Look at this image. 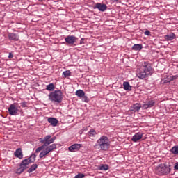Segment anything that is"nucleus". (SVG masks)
Returning a JSON list of instances; mask_svg holds the SVG:
<instances>
[{"label":"nucleus","mask_w":178,"mask_h":178,"mask_svg":"<svg viewBox=\"0 0 178 178\" xmlns=\"http://www.w3.org/2000/svg\"><path fill=\"white\" fill-rule=\"evenodd\" d=\"M56 140V136H54L51 138L50 135L46 136L44 138L40 139L41 144H43L44 147H48V145L52 144Z\"/></svg>","instance_id":"obj_4"},{"label":"nucleus","mask_w":178,"mask_h":178,"mask_svg":"<svg viewBox=\"0 0 178 178\" xmlns=\"http://www.w3.org/2000/svg\"><path fill=\"white\" fill-rule=\"evenodd\" d=\"M108 6L106 4L97 3L94 6V9H98L100 12H105Z\"/></svg>","instance_id":"obj_10"},{"label":"nucleus","mask_w":178,"mask_h":178,"mask_svg":"<svg viewBox=\"0 0 178 178\" xmlns=\"http://www.w3.org/2000/svg\"><path fill=\"white\" fill-rule=\"evenodd\" d=\"M84 174L79 173L74 177V178H84Z\"/></svg>","instance_id":"obj_32"},{"label":"nucleus","mask_w":178,"mask_h":178,"mask_svg":"<svg viewBox=\"0 0 178 178\" xmlns=\"http://www.w3.org/2000/svg\"><path fill=\"white\" fill-rule=\"evenodd\" d=\"M8 37L9 40H11L12 41H19V35L15 33H10L8 35Z\"/></svg>","instance_id":"obj_12"},{"label":"nucleus","mask_w":178,"mask_h":178,"mask_svg":"<svg viewBox=\"0 0 178 178\" xmlns=\"http://www.w3.org/2000/svg\"><path fill=\"white\" fill-rule=\"evenodd\" d=\"M132 108H133V111H134L135 112H137V111H140V109H141V104L136 103L133 105Z\"/></svg>","instance_id":"obj_25"},{"label":"nucleus","mask_w":178,"mask_h":178,"mask_svg":"<svg viewBox=\"0 0 178 178\" xmlns=\"http://www.w3.org/2000/svg\"><path fill=\"white\" fill-rule=\"evenodd\" d=\"M14 155L16 158H19V159H23V153L21 148L17 149L14 152Z\"/></svg>","instance_id":"obj_14"},{"label":"nucleus","mask_w":178,"mask_h":178,"mask_svg":"<svg viewBox=\"0 0 178 178\" xmlns=\"http://www.w3.org/2000/svg\"><path fill=\"white\" fill-rule=\"evenodd\" d=\"M178 79V75H175L172 76H168L167 79H165L163 83H170V81H173V80H176Z\"/></svg>","instance_id":"obj_19"},{"label":"nucleus","mask_w":178,"mask_h":178,"mask_svg":"<svg viewBox=\"0 0 178 178\" xmlns=\"http://www.w3.org/2000/svg\"><path fill=\"white\" fill-rule=\"evenodd\" d=\"M46 149H47V151L49 152H52V151H54V149H56V144L54 143V144H51L49 146H47L46 147Z\"/></svg>","instance_id":"obj_20"},{"label":"nucleus","mask_w":178,"mask_h":178,"mask_svg":"<svg viewBox=\"0 0 178 178\" xmlns=\"http://www.w3.org/2000/svg\"><path fill=\"white\" fill-rule=\"evenodd\" d=\"M141 138H143V134H141L140 132H138V133H136L133 136L131 140L133 141V143H137V142L140 141V140H141Z\"/></svg>","instance_id":"obj_11"},{"label":"nucleus","mask_w":178,"mask_h":178,"mask_svg":"<svg viewBox=\"0 0 178 178\" xmlns=\"http://www.w3.org/2000/svg\"><path fill=\"white\" fill-rule=\"evenodd\" d=\"M114 2H118L119 0H113Z\"/></svg>","instance_id":"obj_39"},{"label":"nucleus","mask_w":178,"mask_h":178,"mask_svg":"<svg viewBox=\"0 0 178 178\" xmlns=\"http://www.w3.org/2000/svg\"><path fill=\"white\" fill-rule=\"evenodd\" d=\"M24 170H26V168H24L20 165L19 168L15 170V173H17V175H22V173H23Z\"/></svg>","instance_id":"obj_24"},{"label":"nucleus","mask_w":178,"mask_h":178,"mask_svg":"<svg viewBox=\"0 0 178 178\" xmlns=\"http://www.w3.org/2000/svg\"><path fill=\"white\" fill-rule=\"evenodd\" d=\"M35 154H32L29 158L23 160L20 165L26 169L30 163H33L35 161Z\"/></svg>","instance_id":"obj_5"},{"label":"nucleus","mask_w":178,"mask_h":178,"mask_svg":"<svg viewBox=\"0 0 178 178\" xmlns=\"http://www.w3.org/2000/svg\"><path fill=\"white\" fill-rule=\"evenodd\" d=\"M21 106H22V108H27V104H26V103H22Z\"/></svg>","instance_id":"obj_35"},{"label":"nucleus","mask_w":178,"mask_h":178,"mask_svg":"<svg viewBox=\"0 0 178 178\" xmlns=\"http://www.w3.org/2000/svg\"><path fill=\"white\" fill-rule=\"evenodd\" d=\"M158 171L160 175H169V173H170V168L166 166L165 164H160L158 168Z\"/></svg>","instance_id":"obj_6"},{"label":"nucleus","mask_w":178,"mask_h":178,"mask_svg":"<svg viewBox=\"0 0 178 178\" xmlns=\"http://www.w3.org/2000/svg\"><path fill=\"white\" fill-rule=\"evenodd\" d=\"M174 168H175V169L178 170V162L175 163Z\"/></svg>","instance_id":"obj_36"},{"label":"nucleus","mask_w":178,"mask_h":178,"mask_svg":"<svg viewBox=\"0 0 178 178\" xmlns=\"http://www.w3.org/2000/svg\"><path fill=\"white\" fill-rule=\"evenodd\" d=\"M154 73V69L151 67V64L148 62H144L138 72V77L141 80L148 77V76H152Z\"/></svg>","instance_id":"obj_1"},{"label":"nucleus","mask_w":178,"mask_h":178,"mask_svg":"<svg viewBox=\"0 0 178 178\" xmlns=\"http://www.w3.org/2000/svg\"><path fill=\"white\" fill-rule=\"evenodd\" d=\"M123 88L125 91H131V86L129 82H124L123 83Z\"/></svg>","instance_id":"obj_18"},{"label":"nucleus","mask_w":178,"mask_h":178,"mask_svg":"<svg viewBox=\"0 0 178 178\" xmlns=\"http://www.w3.org/2000/svg\"><path fill=\"white\" fill-rule=\"evenodd\" d=\"M46 90H47V91H54V90H55V86L54 83H50L46 86Z\"/></svg>","instance_id":"obj_29"},{"label":"nucleus","mask_w":178,"mask_h":178,"mask_svg":"<svg viewBox=\"0 0 178 178\" xmlns=\"http://www.w3.org/2000/svg\"><path fill=\"white\" fill-rule=\"evenodd\" d=\"M99 170H108L109 169V165L107 164H102L98 167Z\"/></svg>","instance_id":"obj_26"},{"label":"nucleus","mask_w":178,"mask_h":178,"mask_svg":"<svg viewBox=\"0 0 178 178\" xmlns=\"http://www.w3.org/2000/svg\"><path fill=\"white\" fill-rule=\"evenodd\" d=\"M65 41L67 42V44H73L76 42V41H77V38H76L74 35H68L65 38Z\"/></svg>","instance_id":"obj_9"},{"label":"nucleus","mask_w":178,"mask_h":178,"mask_svg":"<svg viewBox=\"0 0 178 178\" xmlns=\"http://www.w3.org/2000/svg\"><path fill=\"white\" fill-rule=\"evenodd\" d=\"M76 95L78 96L79 98H81L82 97H84V95H86V92H84V90H78L76 92Z\"/></svg>","instance_id":"obj_23"},{"label":"nucleus","mask_w":178,"mask_h":178,"mask_svg":"<svg viewBox=\"0 0 178 178\" xmlns=\"http://www.w3.org/2000/svg\"><path fill=\"white\" fill-rule=\"evenodd\" d=\"M164 38L166 41H172V40H175L176 38V35L175 33H170L169 35H165Z\"/></svg>","instance_id":"obj_16"},{"label":"nucleus","mask_w":178,"mask_h":178,"mask_svg":"<svg viewBox=\"0 0 178 178\" xmlns=\"http://www.w3.org/2000/svg\"><path fill=\"white\" fill-rule=\"evenodd\" d=\"M8 112L11 116H16V115H17V112H19V109L17 108V104L14 103L10 105V107L8 108Z\"/></svg>","instance_id":"obj_7"},{"label":"nucleus","mask_w":178,"mask_h":178,"mask_svg":"<svg viewBox=\"0 0 178 178\" xmlns=\"http://www.w3.org/2000/svg\"><path fill=\"white\" fill-rule=\"evenodd\" d=\"M95 149H100V151H108L111 148V140L106 136H102L94 145Z\"/></svg>","instance_id":"obj_2"},{"label":"nucleus","mask_w":178,"mask_h":178,"mask_svg":"<svg viewBox=\"0 0 178 178\" xmlns=\"http://www.w3.org/2000/svg\"><path fill=\"white\" fill-rule=\"evenodd\" d=\"M154 105H155V102L154 100H151L148 102V103L143 104L142 108H144V109H148V108H152Z\"/></svg>","instance_id":"obj_15"},{"label":"nucleus","mask_w":178,"mask_h":178,"mask_svg":"<svg viewBox=\"0 0 178 178\" xmlns=\"http://www.w3.org/2000/svg\"><path fill=\"white\" fill-rule=\"evenodd\" d=\"M47 122H49V123H50L53 127H55L58 125V120L55 118H48Z\"/></svg>","instance_id":"obj_13"},{"label":"nucleus","mask_w":178,"mask_h":178,"mask_svg":"<svg viewBox=\"0 0 178 178\" xmlns=\"http://www.w3.org/2000/svg\"><path fill=\"white\" fill-rule=\"evenodd\" d=\"M44 147H45V146L43 145H42V146L38 147V148L35 149V152H36L37 154H38V152H41V151H42V149H44Z\"/></svg>","instance_id":"obj_31"},{"label":"nucleus","mask_w":178,"mask_h":178,"mask_svg":"<svg viewBox=\"0 0 178 178\" xmlns=\"http://www.w3.org/2000/svg\"><path fill=\"white\" fill-rule=\"evenodd\" d=\"M8 58L9 59H12V58H13V54L12 53H9Z\"/></svg>","instance_id":"obj_37"},{"label":"nucleus","mask_w":178,"mask_h":178,"mask_svg":"<svg viewBox=\"0 0 178 178\" xmlns=\"http://www.w3.org/2000/svg\"><path fill=\"white\" fill-rule=\"evenodd\" d=\"M71 74H72V72L69 70L64 71L63 72V76H64V77H69L70 76H71Z\"/></svg>","instance_id":"obj_30"},{"label":"nucleus","mask_w":178,"mask_h":178,"mask_svg":"<svg viewBox=\"0 0 178 178\" xmlns=\"http://www.w3.org/2000/svg\"><path fill=\"white\" fill-rule=\"evenodd\" d=\"M145 35H151V32L148 30L145 31Z\"/></svg>","instance_id":"obj_34"},{"label":"nucleus","mask_w":178,"mask_h":178,"mask_svg":"<svg viewBox=\"0 0 178 178\" xmlns=\"http://www.w3.org/2000/svg\"><path fill=\"white\" fill-rule=\"evenodd\" d=\"M133 51H141L143 49V45L140 44H134L132 47Z\"/></svg>","instance_id":"obj_21"},{"label":"nucleus","mask_w":178,"mask_h":178,"mask_svg":"<svg viewBox=\"0 0 178 178\" xmlns=\"http://www.w3.org/2000/svg\"><path fill=\"white\" fill-rule=\"evenodd\" d=\"M37 168H38V165L37 164H33L28 170V173H32V172H34V170H35Z\"/></svg>","instance_id":"obj_28"},{"label":"nucleus","mask_w":178,"mask_h":178,"mask_svg":"<svg viewBox=\"0 0 178 178\" xmlns=\"http://www.w3.org/2000/svg\"><path fill=\"white\" fill-rule=\"evenodd\" d=\"M81 147H83L82 144L75 143L68 147V151L70 152H76V151H79Z\"/></svg>","instance_id":"obj_8"},{"label":"nucleus","mask_w":178,"mask_h":178,"mask_svg":"<svg viewBox=\"0 0 178 178\" xmlns=\"http://www.w3.org/2000/svg\"><path fill=\"white\" fill-rule=\"evenodd\" d=\"M80 44H84V38L81 39Z\"/></svg>","instance_id":"obj_38"},{"label":"nucleus","mask_w":178,"mask_h":178,"mask_svg":"<svg viewBox=\"0 0 178 178\" xmlns=\"http://www.w3.org/2000/svg\"><path fill=\"white\" fill-rule=\"evenodd\" d=\"M97 134V131L95 129H90L88 132L90 138H94Z\"/></svg>","instance_id":"obj_22"},{"label":"nucleus","mask_w":178,"mask_h":178,"mask_svg":"<svg viewBox=\"0 0 178 178\" xmlns=\"http://www.w3.org/2000/svg\"><path fill=\"white\" fill-rule=\"evenodd\" d=\"M170 152H171L172 155H178V145L173 146L170 149Z\"/></svg>","instance_id":"obj_17"},{"label":"nucleus","mask_w":178,"mask_h":178,"mask_svg":"<svg viewBox=\"0 0 178 178\" xmlns=\"http://www.w3.org/2000/svg\"><path fill=\"white\" fill-rule=\"evenodd\" d=\"M49 99L53 102L60 104L62 99H63L62 90H55L54 92H51L49 95Z\"/></svg>","instance_id":"obj_3"},{"label":"nucleus","mask_w":178,"mask_h":178,"mask_svg":"<svg viewBox=\"0 0 178 178\" xmlns=\"http://www.w3.org/2000/svg\"><path fill=\"white\" fill-rule=\"evenodd\" d=\"M48 154H49V152L45 149L40 153L39 157L44 158V156H46V155H48Z\"/></svg>","instance_id":"obj_27"},{"label":"nucleus","mask_w":178,"mask_h":178,"mask_svg":"<svg viewBox=\"0 0 178 178\" xmlns=\"http://www.w3.org/2000/svg\"><path fill=\"white\" fill-rule=\"evenodd\" d=\"M81 98L84 102H88V97L86 96V95H84Z\"/></svg>","instance_id":"obj_33"}]
</instances>
